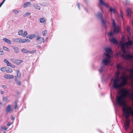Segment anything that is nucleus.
<instances>
[{
    "mask_svg": "<svg viewBox=\"0 0 133 133\" xmlns=\"http://www.w3.org/2000/svg\"><path fill=\"white\" fill-rule=\"evenodd\" d=\"M30 1H34L35 0H30Z\"/></svg>",
    "mask_w": 133,
    "mask_h": 133,
    "instance_id": "54",
    "label": "nucleus"
},
{
    "mask_svg": "<svg viewBox=\"0 0 133 133\" xmlns=\"http://www.w3.org/2000/svg\"><path fill=\"white\" fill-rule=\"evenodd\" d=\"M33 6L36 9L39 10L40 9V7L38 6V5L35 4L34 3L33 4Z\"/></svg>",
    "mask_w": 133,
    "mask_h": 133,
    "instance_id": "13",
    "label": "nucleus"
},
{
    "mask_svg": "<svg viewBox=\"0 0 133 133\" xmlns=\"http://www.w3.org/2000/svg\"><path fill=\"white\" fill-rule=\"evenodd\" d=\"M12 111V109L11 107V105H8L6 107V110L5 112L6 114L8 113H11Z\"/></svg>",
    "mask_w": 133,
    "mask_h": 133,
    "instance_id": "7",
    "label": "nucleus"
},
{
    "mask_svg": "<svg viewBox=\"0 0 133 133\" xmlns=\"http://www.w3.org/2000/svg\"><path fill=\"white\" fill-rule=\"evenodd\" d=\"M30 14V13L27 12L24 15H23V16H24V17H25L28 16Z\"/></svg>",
    "mask_w": 133,
    "mask_h": 133,
    "instance_id": "32",
    "label": "nucleus"
},
{
    "mask_svg": "<svg viewBox=\"0 0 133 133\" xmlns=\"http://www.w3.org/2000/svg\"><path fill=\"white\" fill-rule=\"evenodd\" d=\"M24 39L20 38V43H24Z\"/></svg>",
    "mask_w": 133,
    "mask_h": 133,
    "instance_id": "35",
    "label": "nucleus"
},
{
    "mask_svg": "<svg viewBox=\"0 0 133 133\" xmlns=\"http://www.w3.org/2000/svg\"><path fill=\"white\" fill-rule=\"evenodd\" d=\"M23 30H20L18 32V34L20 36H23Z\"/></svg>",
    "mask_w": 133,
    "mask_h": 133,
    "instance_id": "24",
    "label": "nucleus"
},
{
    "mask_svg": "<svg viewBox=\"0 0 133 133\" xmlns=\"http://www.w3.org/2000/svg\"><path fill=\"white\" fill-rule=\"evenodd\" d=\"M84 1L86 3H87L88 2V0H84Z\"/></svg>",
    "mask_w": 133,
    "mask_h": 133,
    "instance_id": "50",
    "label": "nucleus"
},
{
    "mask_svg": "<svg viewBox=\"0 0 133 133\" xmlns=\"http://www.w3.org/2000/svg\"><path fill=\"white\" fill-rule=\"evenodd\" d=\"M122 96H117L116 98L118 105L123 107V112L125 118V122L124 124V129L127 130L129 127L130 121L129 119L131 115L133 117V109L131 106H127L125 107V101L123 98V97H127L133 100V94H131L129 90L124 89L122 91Z\"/></svg>",
    "mask_w": 133,
    "mask_h": 133,
    "instance_id": "2",
    "label": "nucleus"
},
{
    "mask_svg": "<svg viewBox=\"0 0 133 133\" xmlns=\"http://www.w3.org/2000/svg\"><path fill=\"white\" fill-rule=\"evenodd\" d=\"M40 22L41 23H43L44 22V21H45V19L44 18H40L39 19Z\"/></svg>",
    "mask_w": 133,
    "mask_h": 133,
    "instance_id": "20",
    "label": "nucleus"
},
{
    "mask_svg": "<svg viewBox=\"0 0 133 133\" xmlns=\"http://www.w3.org/2000/svg\"><path fill=\"white\" fill-rule=\"evenodd\" d=\"M105 52L104 53L103 56V59L101 63L102 66L99 71L101 73L105 70V66L110 64L111 57L112 56V51L109 48H107L105 49Z\"/></svg>",
    "mask_w": 133,
    "mask_h": 133,
    "instance_id": "3",
    "label": "nucleus"
},
{
    "mask_svg": "<svg viewBox=\"0 0 133 133\" xmlns=\"http://www.w3.org/2000/svg\"><path fill=\"white\" fill-rule=\"evenodd\" d=\"M7 129V128L6 127H2L1 128L2 130H6Z\"/></svg>",
    "mask_w": 133,
    "mask_h": 133,
    "instance_id": "39",
    "label": "nucleus"
},
{
    "mask_svg": "<svg viewBox=\"0 0 133 133\" xmlns=\"http://www.w3.org/2000/svg\"><path fill=\"white\" fill-rule=\"evenodd\" d=\"M31 5V3L29 2H25L23 5V7L24 8H25L27 6H30Z\"/></svg>",
    "mask_w": 133,
    "mask_h": 133,
    "instance_id": "12",
    "label": "nucleus"
},
{
    "mask_svg": "<svg viewBox=\"0 0 133 133\" xmlns=\"http://www.w3.org/2000/svg\"><path fill=\"white\" fill-rule=\"evenodd\" d=\"M36 50H32V51H29L28 52V53L32 54L35 52Z\"/></svg>",
    "mask_w": 133,
    "mask_h": 133,
    "instance_id": "29",
    "label": "nucleus"
},
{
    "mask_svg": "<svg viewBox=\"0 0 133 133\" xmlns=\"http://www.w3.org/2000/svg\"><path fill=\"white\" fill-rule=\"evenodd\" d=\"M4 77L7 79H11L13 78L14 76L12 75L6 74L4 75Z\"/></svg>",
    "mask_w": 133,
    "mask_h": 133,
    "instance_id": "8",
    "label": "nucleus"
},
{
    "mask_svg": "<svg viewBox=\"0 0 133 133\" xmlns=\"http://www.w3.org/2000/svg\"><path fill=\"white\" fill-rule=\"evenodd\" d=\"M6 71H7V72L10 73L12 71V69L9 67L6 68Z\"/></svg>",
    "mask_w": 133,
    "mask_h": 133,
    "instance_id": "16",
    "label": "nucleus"
},
{
    "mask_svg": "<svg viewBox=\"0 0 133 133\" xmlns=\"http://www.w3.org/2000/svg\"><path fill=\"white\" fill-rule=\"evenodd\" d=\"M17 77L19 78H20L21 77V74L20 71L19 70H17Z\"/></svg>",
    "mask_w": 133,
    "mask_h": 133,
    "instance_id": "19",
    "label": "nucleus"
},
{
    "mask_svg": "<svg viewBox=\"0 0 133 133\" xmlns=\"http://www.w3.org/2000/svg\"><path fill=\"white\" fill-rule=\"evenodd\" d=\"M15 119V118L14 117H12L11 118L13 120H14Z\"/></svg>",
    "mask_w": 133,
    "mask_h": 133,
    "instance_id": "47",
    "label": "nucleus"
},
{
    "mask_svg": "<svg viewBox=\"0 0 133 133\" xmlns=\"http://www.w3.org/2000/svg\"><path fill=\"white\" fill-rule=\"evenodd\" d=\"M101 10H102V9H101Z\"/></svg>",
    "mask_w": 133,
    "mask_h": 133,
    "instance_id": "56",
    "label": "nucleus"
},
{
    "mask_svg": "<svg viewBox=\"0 0 133 133\" xmlns=\"http://www.w3.org/2000/svg\"><path fill=\"white\" fill-rule=\"evenodd\" d=\"M11 123H8L7 124V125L8 126H10V125L11 124Z\"/></svg>",
    "mask_w": 133,
    "mask_h": 133,
    "instance_id": "43",
    "label": "nucleus"
},
{
    "mask_svg": "<svg viewBox=\"0 0 133 133\" xmlns=\"http://www.w3.org/2000/svg\"><path fill=\"white\" fill-rule=\"evenodd\" d=\"M3 101L4 102H6L7 101L8 98L6 97H3L2 98Z\"/></svg>",
    "mask_w": 133,
    "mask_h": 133,
    "instance_id": "25",
    "label": "nucleus"
},
{
    "mask_svg": "<svg viewBox=\"0 0 133 133\" xmlns=\"http://www.w3.org/2000/svg\"><path fill=\"white\" fill-rule=\"evenodd\" d=\"M10 60L11 61H12L15 64H16V59L14 58H11L10 59Z\"/></svg>",
    "mask_w": 133,
    "mask_h": 133,
    "instance_id": "26",
    "label": "nucleus"
},
{
    "mask_svg": "<svg viewBox=\"0 0 133 133\" xmlns=\"http://www.w3.org/2000/svg\"><path fill=\"white\" fill-rule=\"evenodd\" d=\"M7 65L8 66H11V63L9 61L6 63Z\"/></svg>",
    "mask_w": 133,
    "mask_h": 133,
    "instance_id": "36",
    "label": "nucleus"
},
{
    "mask_svg": "<svg viewBox=\"0 0 133 133\" xmlns=\"http://www.w3.org/2000/svg\"><path fill=\"white\" fill-rule=\"evenodd\" d=\"M13 49L14 50L15 52L17 53L19 51V49L17 47H13Z\"/></svg>",
    "mask_w": 133,
    "mask_h": 133,
    "instance_id": "15",
    "label": "nucleus"
},
{
    "mask_svg": "<svg viewBox=\"0 0 133 133\" xmlns=\"http://www.w3.org/2000/svg\"><path fill=\"white\" fill-rule=\"evenodd\" d=\"M121 17L122 18V17H122V15H121Z\"/></svg>",
    "mask_w": 133,
    "mask_h": 133,
    "instance_id": "55",
    "label": "nucleus"
},
{
    "mask_svg": "<svg viewBox=\"0 0 133 133\" xmlns=\"http://www.w3.org/2000/svg\"><path fill=\"white\" fill-rule=\"evenodd\" d=\"M3 93H4V91H2L1 92V94H3Z\"/></svg>",
    "mask_w": 133,
    "mask_h": 133,
    "instance_id": "46",
    "label": "nucleus"
},
{
    "mask_svg": "<svg viewBox=\"0 0 133 133\" xmlns=\"http://www.w3.org/2000/svg\"><path fill=\"white\" fill-rule=\"evenodd\" d=\"M126 10L127 12V16L128 17H130L131 16V9L130 8L128 7L127 8Z\"/></svg>",
    "mask_w": 133,
    "mask_h": 133,
    "instance_id": "10",
    "label": "nucleus"
},
{
    "mask_svg": "<svg viewBox=\"0 0 133 133\" xmlns=\"http://www.w3.org/2000/svg\"><path fill=\"white\" fill-rule=\"evenodd\" d=\"M117 68L115 78H112L111 81L113 82L114 88L120 90L126 84L128 77L130 78L133 77V68L126 69L120 64H117Z\"/></svg>",
    "mask_w": 133,
    "mask_h": 133,
    "instance_id": "1",
    "label": "nucleus"
},
{
    "mask_svg": "<svg viewBox=\"0 0 133 133\" xmlns=\"http://www.w3.org/2000/svg\"><path fill=\"white\" fill-rule=\"evenodd\" d=\"M97 17L101 20L102 24L105 27L106 24L107 23V22L105 21L102 15L101 12H98L96 15Z\"/></svg>",
    "mask_w": 133,
    "mask_h": 133,
    "instance_id": "6",
    "label": "nucleus"
},
{
    "mask_svg": "<svg viewBox=\"0 0 133 133\" xmlns=\"http://www.w3.org/2000/svg\"><path fill=\"white\" fill-rule=\"evenodd\" d=\"M110 9L109 10V11L111 12L112 13H115L116 12V10L114 8H111V7H110Z\"/></svg>",
    "mask_w": 133,
    "mask_h": 133,
    "instance_id": "17",
    "label": "nucleus"
},
{
    "mask_svg": "<svg viewBox=\"0 0 133 133\" xmlns=\"http://www.w3.org/2000/svg\"><path fill=\"white\" fill-rule=\"evenodd\" d=\"M37 40L38 41V42H39L38 43L39 44L41 43L42 42H44V38L42 37H40L38 36L37 37Z\"/></svg>",
    "mask_w": 133,
    "mask_h": 133,
    "instance_id": "11",
    "label": "nucleus"
},
{
    "mask_svg": "<svg viewBox=\"0 0 133 133\" xmlns=\"http://www.w3.org/2000/svg\"><path fill=\"white\" fill-rule=\"evenodd\" d=\"M20 38H17L14 39V41L15 42L20 43Z\"/></svg>",
    "mask_w": 133,
    "mask_h": 133,
    "instance_id": "27",
    "label": "nucleus"
},
{
    "mask_svg": "<svg viewBox=\"0 0 133 133\" xmlns=\"http://www.w3.org/2000/svg\"><path fill=\"white\" fill-rule=\"evenodd\" d=\"M0 54L1 55H4V53L1 49H0Z\"/></svg>",
    "mask_w": 133,
    "mask_h": 133,
    "instance_id": "38",
    "label": "nucleus"
},
{
    "mask_svg": "<svg viewBox=\"0 0 133 133\" xmlns=\"http://www.w3.org/2000/svg\"><path fill=\"white\" fill-rule=\"evenodd\" d=\"M6 68L5 67H2L1 68V70L2 71H6Z\"/></svg>",
    "mask_w": 133,
    "mask_h": 133,
    "instance_id": "33",
    "label": "nucleus"
},
{
    "mask_svg": "<svg viewBox=\"0 0 133 133\" xmlns=\"http://www.w3.org/2000/svg\"><path fill=\"white\" fill-rule=\"evenodd\" d=\"M3 39L6 43H8L9 44H11V41L8 39L5 38H4Z\"/></svg>",
    "mask_w": 133,
    "mask_h": 133,
    "instance_id": "14",
    "label": "nucleus"
},
{
    "mask_svg": "<svg viewBox=\"0 0 133 133\" xmlns=\"http://www.w3.org/2000/svg\"><path fill=\"white\" fill-rule=\"evenodd\" d=\"M46 32L47 31L46 30H44L43 31V32H42V33L43 35H44Z\"/></svg>",
    "mask_w": 133,
    "mask_h": 133,
    "instance_id": "37",
    "label": "nucleus"
},
{
    "mask_svg": "<svg viewBox=\"0 0 133 133\" xmlns=\"http://www.w3.org/2000/svg\"><path fill=\"white\" fill-rule=\"evenodd\" d=\"M133 43V42L132 41L130 40L126 43L122 41L119 42V44L121 46V49L123 53V54H120V55L123 58L130 60L133 59V56L127 54L125 49V48H128V46L132 45Z\"/></svg>",
    "mask_w": 133,
    "mask_h": 133,
    "instance_id": "4",
    "label": "nucleus"
},
{
    "mask_svg": "<svg viewBox=\"0 0 133 133\" xmlns=\"http://www.w3.org/2000/svg\"><path fill=\"white\" fill-rule=\"evenodd\" d=\"M29 35L28 36H27L26 37V38H29Z\"/></svg>",
    "mask_w": 133,
    "mask_h": 133,
    "instance_id": "52",
    "label": "nucleus"
},
{
    "mask_svg": "<svg viewBox=\"0 0 133 133\" xmlns=\"http://www.w3.org/2000/svg\"><path fill=\"white\" fill-rule=\"evenodd\" d=\"M15 80L18 85H21V83L20 81H18L16 78L15 79Z\"/></svg>",
    "mask_w": 133,
    "mask_h": 133,
    "instance_id": "22",
    "label": "nucleus"
},
{
    "mask_svg": "<svg viewBox=\"0 0 133 133\" xmlns=\"http://www.w3.org/2000/svg\"><path fill=\"white\" fill-rule=\"evenodd\" d=\"M18 102V101L17 100L15 102V105H17V103Z\"/></svg>",
    "mask_w": 133,
    "mask_h": 133,
    "instance_id": "44",
    "label": "nucleus"
},
{
    "mask_svg": "<svg viewBox=\"0 0 133 133\" xmlns=\"http://www.w3.org/2000/svg\"><path fill=\"white\" fill-rule=\"evenodd\" d=\"M4 61L6 63L8 62V61H7V59H5L4 60Z\"/></svg>",
    "mask_w": 133,
    "mask_h": 133,
    "instance_id": "41",
    "label": "nucleus"
},
{
    "mask_svg": "<svg viewBox=\"0 0 133 133\" xmlns=\"http://www.w3.org/2000/svg\"><path fill=\"white\" fill-rule=\"evenodd\" d=\"M21 51L22 52H24V53H28L29 51H28L24 49H22V50Z\"/></svg>",
    "mask_w": 133,
    "mask_h": 133,
    "instance_id": "23",
    "label": "nucleus"
},
{
    "mask_svg": "<svg viewBox=\"0 0 133 133\" xmlns=\"http://www.w3.org/2000/svg\"><path fill=\"white\" fill-rule=\"evenodd\" d=\"M6 0H4L3 2L1 3H2L3 4Z\"/></svg>",
    "mask_w": 133,
    "mask_h": 133,
    "instance_id": "48",
    "label": "nucleus"
},
{
    "mask_svg": "<svg viewBox=\"0 0 133 133\" xmlns=\"http://www.w3.org/2000/svg\"><path fill=\"white\" fill-rule=\"evenodd\" d=\"M80 4L79 3H78L77 4V6L78 8L79 9H80Z\"/></svg>",
    "mask_w": 133,
    "mask_h": 133,
    "instance_id": "40",
    "label": "nucleus"
},
{
    "mask_svg": "<svg viewBox=\"0 0 133 133\" xmlns=\"http://www.w3.org/2000/svg\"><path fill=\"white\" fill-rule=\"evenodd\" d=\"M37 47H39V48H41V46H39V45H37Z\"/></svg>",
    "mask_w": 133,
    "mask_h": 133,
    "instance_id": "51",
    "label": "nucleus"
},
{
    "mask_svg": "<svg viewBox=\"0 0 133 133\" xmlns=\"http://www.w3.org/2000/svg\"><path fill=\"white\" fill-rule=\"evenodd\" d=\"M2 87L4 89L6 88V86L5 85H2Z\"/></svg>",
    "mask_w": 133,
    "mask_h": 133,
    "instance_id": "42",
    "label": "nucleus"
},
{
    "mask_svg": "<svg viewBox=\"0 0 133 133\" xmlns=\"http://www.w3.org/2000/svg\"><path fill=\"white\" fill-rule=\"evenodd\" d=\"M35 36V35H29V38L30 39H31Z\"/></svg>",
    "mask_w": 133,
    "mask_h": 133,
    "instance_id": "21",
    "label": "nucleus"
},
{
    "mask_svg": "<svg viewBox=\"0 0 133 133\" xmlns=\"http://www.w3.org/2000/svg\"><path fill=\"white\" fill-rule=\"evenodd\" d=\"M13 12L16 14H17L18 13V11L16 10H13Z\"/></svg>",
    "mask_w": 133,
    "mask_h": 133,
    "instance_id": "34",
    "label": "nucleus"
},
{
    "mask_svg": "<svg viewBox=\"0 0 133 133\" xmlns=\"http://www.w3.org/2000/svg\"><path fill=\"white\" fill-rule=\"evenodd\" d=\"M17 105H15V109H17Z\"/></svg>",
    "mask_w": 133,
    "mask_h": 133,
    "instance_id": "45",
    "label": "nucleus"
},
{
    "mask_svg": "<svg viewBox=\"0 0 133 133\" xmlns=\"http://www.w3.org/2000/svg\"><path fill=\"white\" fill-rule=\"evenodd\" d=\"M3 4L2 3H1L0 4V8L1 7L2 5H3Z\"/></svg>",
    "mask_w": 133,
    "mask_h": 133,
    "instance_id": "49",
    "label": "nucleus"
},
{
    "mask_svg": "<svg viewBox=\"0 0 133 133\" xmlns=\"http://www.w3.org/2000/svg\"><path fill=\"white\" fill-rule=\"evenodd\" d=\"M30 42V40L29 39H24V43L29 42Z\"/></svg>",
    "mask_w": 133,
    "mask_h": 133,
    "instance_id": "31",
    "label": "nucleus"
},
{
    "mask_svg": "<svg viewBox=\"0 0 133 133\" xmlns=\"http://www.w3.org/2000/svg\"><path fill=\"white\" fill-rule=\"evenodd\" d=\"M84 9L86 10V11L87 12H88V11H87V10L86 9H85V8Z\"/></svg>",
    "mask_w": 133,
    "mask_h": 133,
    "instance_id": "53",
    "label": "nucleus"
},
{
    "mask_svg": "<svg viewBox=\"0 0 133 133\" xmlns=\"http://www.w3.org/2000/svg\"><path fill=\"white\" fill-rule=\"evenodd\" d=\"M3 49L5 50H6L8 51H10V50L7 48L5 46H3Z\"/></svg>",
    "mask_w": 133,
    "mask_h": 133,
    "instance_id": "28",
    "label": "nucleus"
},
{
    "mask_svg": "<svg viewBox=\"0 0 133 133\" xmlns=\"http://www.w3.org/2000/svg\"><path fill=\"white\" fill-rule=\"evenodd\" d=\"M104 0H99V3L100 4L102 5H104L107 7H109V6L108 4L105 3L103 1Z\"/></svg>",
    "mask_w": 133,
    "mask_h": 133,
    "instance_id": "9",
    "label": "nucleus"
},
{
    "mask_svg": "<svg viewBox=\"0 0 133 133\" xmlns=\"http://www.w3.org/2000/svg\"><path fill=\"white\" fill-rule=\"evenodd\" d=\"M28 35V33L26 31H25L24 33L23 34V36H25Z\"/></svg>",
    "mask_w": 133,
    "mask_h": 133,
    "instance_id": "30",
    "label": "nucleus"
},
{
    "mask_svg": "<svg viewBox=\"0 0 133 133\" xmlns=\"http://www.w3.org/2000/svg\"><path fill=\"white\" fill-rule=\"evenodd\" d=\"M23 61L22 60L16 59V62L15 64L18 65L19 64L21 63Z\"/></svg>",
    "mask_w": 133,
    "mask_h": 133,
    "instance_id": "18",
    "label": "nucleus"
},
{
    "mask_svg": "<svg viewBox=\"0 0 133 133\" xmlns=\"http://www.w3.org/2000/svg\"><path fill=\"white\" fill-rule=\"evenodd\" d=\"M1 104V103L0 102V105Z\"/></svg>",
    "mask_w": 133,
    "mask_h": 133,
    "instance_id": "57",
    "label": "nucleus"
},
{
    "mask_svg": "<svg viewBox=\"0 0 133 133\" xmlns=\"http://www.w3.org/2000/svg\"><path fill=\"white\" fill-rule=\"evenodd\" d=\"M112 24L113 27V30H111L108 32V36L110 42L114 44H118V42L116 39L114 38V36L115 33H118L120 30L119 27L116 25L114 19L113 20Z\"/></svg>",
    "mask_w": 133,
    "mask_h": 133,
    "instance_id": "5",
    "label": "nucleus"
}]
</instances>
